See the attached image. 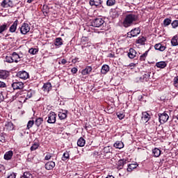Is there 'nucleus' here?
I'll return each mask as SVG.
<instances>
[{
  "instance_id": "obj_10",
  "label": "nucleus",
  "mask_w": 178,
  "mask_h": 178,
  "mask_svg": "<svg viewBox=\"0 0 178 178\" xmlns=\"http://www.w3.org/2000/svg\"><path fill=\"white\" fill-rule=\"evenodd\" d=\"M1 6H2V8H12V6H13V1L10 0H3L1 3Z\"/></svg>"
},
{
  "instance_id": "obj_3",
  "label": "nucleus",
  "mask_w": 178,
  "mask_h": 178,
  "mask_svg": "<svg viewBox=\"0 0 178 178\" xmlns=\"http://www.w3.org/2000/svg\"><path fill=\"white\" fill-rule=\"evenodd\" d=\"M47 123H49L50 124H54L56 122V114L54 111H51L48 115L47 118Z\"/></svg>"
},
{
  "instance_id": "obj_46",
  "label": "nucleus",
  "mask_w": 178,
  "mask_h": 178,
  "mask_svg": "<svg viewBox=\"0 0 178 178\" xmlns=\"http://www.w3.org/2000/svg\"><path fill=\"white\" fill-rule=\"evenodd\" d=\"M117 116L120 119V120H122V119H124V113H117Z\"/></svg>"
},
{
  "instance_id": "obj_60",
  "label": "nucleus",
  "mask_w": 178,
  "mask_h": 178,
  "mask_svg": "<svg viewBox=\"0 0 178 178\" xmlns=\"http://www.w3.org/2000/svg\"><path fill=\"white\" fill-rule=\"evenodd\" d=\"M9 124H13L12 123H10Z\"/></svg>"
},
{
  "instance_id": "obj_24",
  "label": "nucleus",
  "mask_w": 178,
  "mask_h": 178,
  "mask_svg": "<svg viewBox=\"0 0 178 178\" xmlns=\"http://www.w3.org/2000/svg\"><path fill=\"white\" fill-rule=\"evenodd\" d=\"M109 72V65H104L102 67L101 73L102 74H106Z\"/></svg>"
},
{
  "instance_id": "obj_2",
  "label": "nucleus",
  "mask_w": 178,
  "mask_h": 178,
  "mask_svg": "<svg viewBox=\"0 0 178 178\" xmlns=\"http://www.w3.org/2000/svg\"><path fill=\"white\" fill-rule=\"evenodd\" d=\"M105 23V21L101 17L96 18L93 19L91 22L90 24L92 27H101L102 24Z\"/></svg>"
},
{
  "instance_id": "obj_50",
  "label": "nucleus",
  "mask_w": 178,
  "mask_h": 178,
  "mask_svg": "<svg viewBox=\"0 0 178 178\" xmlns=\"http://www.w3.org/2000/svg\"><path fill=\"white\" fill-rule=\"evenodd\" d=\"M51 158H52V156L50 154H48L45 156L44 159L46 161H49Z\"/></svg>"
},
{
  "instance_id": "obj_9",
  "label": "nucleus",
  "mask_w": 178,
  "mask_h": 178,
  "mask_svg": "<svg viewBox=\"0 0 178 178\" xmlns=\"http://www.w3.org/2000/svg\"><path fill=\"white\" fill-rule=\"evenodd\" d=\"M89 4L90 6H96L97 8H101L102 5V0H90Z\"/></svg>"
},
{
  "instance_id": "obj_47",
  "label": "nucleus",
  "mask_w": 178,
  "mask_h": 178,
  "mask_svg": "<svg viewBox=\"0 0 178 178\" xmlns=\"http://www.w3.org/2000/svg\"><path fill=\"white\" fill-rule=\"evenodd\" d=\"M33 124H34V121L33 120L29 121L28 124H27L28 129H31V127H33Z\"/></svg>"
},
{
  "instance_id": "obj_49",
  "label": "nucleus",
  "mask_w": 178,
  "mask_h": 178,
  "mask_svg": "<svg viewBox=\"0 0 178 178\" xmlns=\"http://www.w3.org/2000/svg\"><path fill=\"white\" fill-rule=\"evenodd\" d=\"M6 87V83L5 82L0 81V88H5Z\"/></svg>"
},
{
  "instance_id": "obj_34",
  "label": "nucleus",
  "mask_w": 178,
  "mask_h": 178,
  "mask_svg": "<svg viewBox=\"0 0 178 178\" xmlns=\"http://www.w3.org/2000/svg\"><path fill=\"white\" fill-rule=\"evenodd\" d=\"M42 122H44V119H42V118H38L35 120V125L38 127H40V126H41V124H42Z\"/></svg>"
},
{
  "instance_id": "obj_8",
  "label": "nucleus",
  "mask_w": 178,
  "mask_h": 178,
  "mask_svg": "<svg viewBox=\"0 0 178 178\" xmlns=\"http://www.w3.org/2000/svg\"><path fill=\"white\" fill-rule=\"evenodd\" d=\"M11 86L13 90H22L24 87V83L22 82L15 81L13 82Z\"/></svg>"
},
{
  "instance_id": "obj_17",
  "label": "nucleus",
  "mask_w": 178,
  "mask_h": 178,
  "mask_svg": "<svg viewBox=\"0 0 178 178\" xmlns=\"http://www.w3.org/2000/svg\"><path fill=\"white\" fill-rule=\"evenodd\" d=\"M91 72H92V67L88 66L84 70H82L81 74L83 76H86V74H90V73H91Z\"/></svg>"
},
{
  "instance_id": "obj_41",
  "label": "nucleus",
  "mask_w": 178,
  "mask_h": 178,
  "mask_svg": "<svg viewBox=\"0 0 178 178\" xmlns=\"http://www.w3.org/2000/svg\"><path fill=\"white\" fill-rule=\"evenodd\" d=\"M112 151V147L111 146H107L104 148V152L105 154H109Z\"/></svg>"
},
{
  "instance_id": "obj_37",
  "label": "nucleus",
  "mask_w": 178,
  "mask_h": 178,
  "mask_svg": "<svg viewBox=\"0 0 178 178\" xmlns=\"http://www.w3.org/2000/svg\"><path fill=\"white\" fill-rule=\"evenodd\" d=\"M116 3V0H107L106 5L107 6H113Z\"/></svg>"
},
{
  "instance_id": "obj_23",
  "label": "nucleus",
  "mask_w": 178,
  "mask_h": 178,
  "mask_svg": "<svg viewBox=\"0 0 178 178\" xmlns=\"http://www.w3.org/2000/svg\"><path fill=\"white\" fill-rule=\"evenodd\" d=\"M54 45H56V47H58L59 48V47H60L61 45H63V40H62L61 38H56Z\"/></svg>"
},
{
  "instance_id": "obj_45",
  "label": "nucleus",
  "mask_w": 178,
  "mask_h": 178,
  "mask_svg": "<svg viewBox=\"0 0 178 178\" xmlns=\"http://www.w3.org/2000/svg\"><path fill=\"white\" fill-rule=\"evenodd\" d=\"M171 26H172V29H176L177 27H178V20H174L171 23Z\"/></svg>"
},
{
  "instance_id": "obj_1",
  "label": "nucleus",
  "mask_w": 178,
  "mask_h": 178,
  "mask_svg": "<svg viewBox=\"0 0 178 178\" xmlns=\"http://www.w3.org/2000/svg\"><path fill=\"white\" fill-rule=\"evenodd\" d=\"M138 20V16L135 14H128L126 15L124 21L123 26L124 27H130L131 24H134L135 22Z\"/></svg>"
},
{
  "instance_id": "obj_39",
  "label": "nucleus",
  "mask_w": 178,
  "mask_h": 178,
  "mask_svg": "<svg viewBox=\"0 0 178 178\" xmlns=\"http://www.w3.org/2000/svg\"><path fill=\"white\" fill-rule=\"evenodd\" d=\"M6 62H7L8 63H13L14 61L12 56H6Z\"/></svg>"
},
{
  "instance_id": "obj_35",
  "label": "nucleus",
  "mask_w": 178,
  "mask_h": 178,
  "mask_svg": "<svg viewBox=\"0 0 178 178\" xmlns=\"http://www.w3.org/2000/svg\"><path fill=\"white\" fill-rule=\"evenodd\" d=\"M40 147V144L38 143H35L31 147V151H35V149H38Z\"/></svg>"
},
{
  "instance_id": "obj_32",
  "label": "nucleus",
  "mask_w": 178,
  "mask_h": 178,
  "mask_svg": "<svg viewBox=\"0 0 178 178\" xmlns=\"http://www.w3.org/2000/svg\"><path fill=\"white\" fill-rule=\"evenodd\" d=\"M78 147H84L86 145V140L83 138H80L77 141Z\"/></svg>"
},
{
  "instance_id": "obj_11",
  "label": "nucleus",
  "mask_w": 178,
  "mask_h": 178,
  "mask_svg": "<svg viewBox=\"0 0 178 178\" xmlns=\"http://www.w3.org/2000/svg\"><path fill=\"white\" fill-rule=\"evenodd\" d=\"M42 90H43L44 92L48 93L49 91H51V90H52V85L51 83L47 82L43 85Z\"/></svg>"
},
{
  "instance_id": "obj_48",
  "label": "nucleus",
  "mask_w": 178,
  "mask_h": 178,
  "mask_svg": "<svg viewBox=\"0 0 178 178\" xmlns=\"http://www.w3.org/2000/svg\"><path fill=\"white\" fill-rule=\"evenodd\" d=\"M174 86L178 88V76L174 78Z\"/></svg>"
},
{
  "instance_id": "obj_58",
  "label": "nucleus",
  "mask_w": 178,
  "mask_h": 178,
  "mask_svg": "<svg viewBox=\"0 0 178 178\" xmlns=\"http://www.w3.org/2000/svg\"><path fill=\"white\" fill-rule=\"evenodd\" d=\"M33 1H34V0H27V2H28V3H31V2H33Z\"/></svg>"
},
{
  "instance_id": "obj_13",
  "label": "nucleus",
  "mask_w": 178,
  "mask_h": 178,
  "mask_svg": "<svg viewBox=\"0 0 178 178\" xmlns=\"http://www.w3.org/2000/svg\"><path fill=\"white\" fill-rule=\"evenodd\" d=\"M19 23V20L16 19L13 24L10 26L9 31L10 33H15L17 29V24Z\"/></svg>"
},
{
  "instance_id": "obj_44",
  "label": "nucleus",
  "mask_w": 178,
  "mask_h": 178,
  "mask_svg": "<svg viewBox=\"0 0 178 178\" xmlns=\"http://www.w3.org/2000/svg\"><path fill=\"white\" fill-rule=\"evenodd\" d=\"M148 55V51H146L143 54H142L140 57V60H145V58H147Z\"/></svg>"
},
{
  "instance_id": "obj_42",
  "label": "nucleus",
  "mask_w": 178,
  "mask_h": 178,
  "mask_svg": "<svg viewBox=\"0 0 178 178\" xmlns=\"http://www.w3.org/2000/svg\"><path fill=\"white\" fill-rule=\"evenodd\" d=\"M5 98H6V93L4 92H0V102H2Z\"/></svg>"
},
{
  "instance_id": "obj_56",
  "label": "nucleus",
  "mask_w": 178,
  "mask_h": 178,
  "mask_svg": "<svg viewBox=\"0 0 178 178\" xmlns=\"http://www.w3.org/2000/svg\"><path fill=\"white\" fill-rule=\"evenodd\" d=\"M108 57L109 58H115V54L111 53V54H108Z\"/></svg>"
},
{
  "instance_id": "obj_26",
  "label": "nucleus",
  "mask_w": 178,
  "mask_h": 178,
  "mask_svg": "<svg viewBox=\"0 0 178 178\" xmlns=\"http://www.w3.org/2000/svg\"><path fill=\"white\" fill-rule=\"evenodd\" d=\"M152 154H154V156L155 158H158L159 156H161V149H159V148L155 147L152 150Z\"/></svg>"
},
{
  "instance_id": "obj_16",
  "label": "nucleus",
  "mask_w": 178,
  "mask_h": 178,
  "mask_svg": "<svg viewBox=\"0 0 178 178\" xmlns=\"http://www.w3.org/2000/svg\"><path fill=\"white\" fill-rule=\"evenodd\" d=\"M13 58V61L15 62V63H17V62H20V56L17 54L16 52H13L11 55Z\"/></svg>"
},
{
  "instance_id": "obj_54",
  "label": "nucleus",
  "mask_w": 178,
  "mask_h": 178,
  "mask_svg": "<svg viewBox=\"0 0 178 178\" xmlns=\"http://www.w3.org/2000/svg\"><path fill=\"white\" fill-rule=\"evenodd\" d=\"M61 63L62 65H66V63H67V61L66 60V59L63 58L61 60Z\"/></svg>"
},
{
  "instance_id": "obj_21",
  "label": "nucleus",
  "mask_w": 178,
  "mask_h": 178,
  "mask_svg": "<svg viewBox=\"0 0 178 178\" xmlns=\"http://www.w3.org/2000/svg\"><path fill=\"white\" fill-rule=\"evenodd\" d=\"M150 118H151V115H149L148 113L147 112L143 113V117H142L143 122H145V123H147V122H148Z\"/></svg>"
},
{
  "instance_id": "obj_31",
  "label": "nucleus",
  "mask_w": 178,
  "mask_h": 178,
  "mask_svg": "<svg viewBox=\"0 0 178 178\" xmlns=\"http://www.w3.org/2000/svg\"><path fill=\"white\" fill-rule=\"evenodd\" d=\"M138 166L137 163L129 164L127 168V172H133V170L136 169Z\"/></svg>"
},
{
  "instance_id": "obj_28",
  "label": "nucleus",
  "mask_w": 178,
  "mask_h": 178,
  "mask_svg": "<svg viewBox=\"0 0 178 178\" xmlns=\"http://www.w3.org/2000/svg\"><path fill=\"white\" fill-rule=\"evenodd\" d=\"M9 26H8V24L4 23L2 25H0V34H2V33H3V31H6V30H8Z\"/></svg>"
},
{
  "instance_id": "obj_40",
  "label": "nucleus",
  "mask_w": 178,
  "mask_h": 178,
  "mask_svg": "<svg viewBox=\"0 0 178 178\" xmlns=\"http://www.w3.org/2000/svg\"><path fill=\"white\" fill-rule=\"evenodd\" d=\"M69 158H70L69 152H66L63 154V155L62 156V161H67V159H69Z\"/></svg>"
},
{
  "instance_id": "obj_4",
  "label": "nucleus",
  "mask_w": 178,
  "mask_h": 178,
  "mask_svg": "<svg viewBox=\"0 0 178 178\" xmlns=\"http://www.w3.org/2000/svg\"><path fill=\"white\" fill-rule=\"evenodd\" d=\"M159 120L161 124H163V123H166V122H168V120H169V115H168V113H166V112L159 114Z\"/></svg>"
},
{
  "instance_id": "obj_25",
  "label": "nucleus",
  "mask_w": 178,
  "mask_h": 178,
  "mask_svg": "<svg viewBox=\"0 0 178 178\" xmlns=\"http://www.w3.org/2000/svg\"><path fill=\"white\" fill-rule=\"evenodd\" d=\"M115 148H118V149H122L124 147V144L122 141H117L114 143Z\"/></svg>"
},
{
  "instance_id": "obj_12",
  "label": "nucleus",
  "mask_w": 178,
  "mask_h": 178,
  "mask_svg": "<svg viewBox=\"0 0 178 178\" xmlns=\"http://www.w3.org/2000/svg\"><path fill=\"white\" fill-rule=\"evenodd\" d=\"M10 74L9 73V71H6L4 70H0V79H2L3 80L8 79Z\"/></svg>"
},
{
  "instance_id": "obj_15",
  "label": "nucleus",
  "mask_w": 178,
  "mask_h": 178,
  "mask_svg": "<svg viewBox=\"0 0 178 178\" xmlns=\"http://www.w3.org/2000/svg\"><path fill=\"white\" fill-rule=\"evenodd\" d=\"M54 166H55V162L48 161L45 164V169H47V170H52V169H54Z\"/></svg>"
},
{
  "instance_id": "obj_18",
  "label": "nucleus",
  "mask_w": 178,
  "mask_h": 178,
  "mask_svg": "<svg viewBox=\"0 0 178 178\" xmlns=\"http://www.w3.org/2000/svg\"><path fill=\"white\" fill-rule=\"evenodd\" d=\"M127 163V160L120 159L118 162V169H123V166Z\"/></svg>"
},
{
  "instance_id": "obj_55",
  "label": "nucleus",
  "mask_w": 178,
  "mask_h": 178,
  "mask_svg": "<svg viewBox=\"0 0 178 178\" xmlns=\"http://www.w3.org/2000/svg\"><path fill=\"white\" fill-rule=\"evenodd\" d=\"M0 141H1V143H5V137L4 136H1L0 137Z\"/></svg>"
},
{
  "instance_id": "obj_38",
  "label": "nucleus",
  "mask_w": 178,
  "mask_h": 178,
  "mask_svg": "<svg viewBox=\"0 0 178 178\" xmlns=\"http://www.w3.org/2000/svg\"><path fill=\"white\" fill-rule=\"evenodd\" d=\"M171 23H172V19H170L169 18H166L163 21V24H164L165 27H167V26H169V24H170Z\"/></svg>"
},
{
  "instance_id": "obj_7",
  "label": "nucleus",
  "mask_w": 178,
  "mask_h": 178,
  "mask_svg": "<svg viewBox=\"0 0 178 178\" xmlns=\"http://www.w3.org/2000/svg\"><path fill=\"white\" fill-rule=\"evenodd\" d=\"M17 76L22 80H27V79L29 77V75L26 71H19L17 73Z\"/></svg>"
},
{
  "instance_id": "obj_20",
  "label": "nucleus",
  "mask_w": 178,
  "mask_h": 178,
  "mask_svg": "<svg viewBox=\"0 0 178 178\" xmlns=\"http://www.w3.org/2000/svg\"><path fill=\"white\" fill-rule=\"evenodd\" d=\"M139 80L142 83H144V81H148V80H149V72L143 74L142 76L139 78Z\"/></svg>"
},
{
  "instance_id": "obj_27",
  "label": "nucleus",
  "mask_w": 178,
  "mask_h": 178,
  "mask_svg": "<svg viewBox=\"0 0 178 178\" xmlns=\"http://www.w3.org/2000/svg\"><path fill=\"white\" fill-rule=\"evenodd\" d=\"M67 111H65L64 113L63 112H59L58 113V118L60 120H63L64 119H66L67 118Z\"/></svg>"
},
{
  "instance_id": "obj_51",
  "label": "nucleus",
  "mask_w": 178,
  "mask_h": 178,
  "mask_svg": "<svg viewBox=\"0 0 178 178\" xmlns=\"http://www.w3.org/2000/svg\"><path fill=\"white\" fill-rule=\"evenodd\" d=\"M26 97H27V98H31V97H33V92L29 91V92H27Z\"/></svg>"
},
{
  "instance_id": "obj_5",
  "label": "nucleus",
  "mask_w": 178,
  "mask_h": 178,
  "mask_svg": "<svg viewBox=\"0 0 178 178\" xmlns=\"http://www.w3.org/2000/svg\"><path fill=\"white\" fill-rule=\"evenodd\" d=\"M141 33V30L140 28H135L132 29L130 32L127 33V37L131 38V37H137L138 34Z\"/></svg>"
},
{
  "instance_id": "obj_59",
  "label": "nucleus",
  "mask_w": 178,
  "mask_h": 178,
  "mask_svg": "<svg viewBox=\"0 0 178 178\" xmlns=\"http://www.w3.org/2000/svg\"><path fill=\"white\" fill-rule=\"evenodd\" d=\"M86 40H88V38H85Z\"/></svg>"
},
{
  "instance_id": "obj_36",
  "label": "nucleus",
  "mask_w": 178,
  "mask_h": 178,
  "mask_svg": "<svg viewBox=\"0 0 178 178\" xmlns=\"http://www.w3.org/2000/svg\"><path fill=\"white\" fill-rule=\"evenodd\" d=\"M21 178H33V175L30 174V172H24L23 175L21 177Z\"/></svg>"
},
{
  "instance_id": "obj_6",
  "label": "nucleus",
  "mask_w": 178,
  "mask_h": 178,
  "mask_svg": "<svg viewBox=\"0 0 178 178\" xmlns=\"http://www.w3.org/2000/svg\"><path fill=\"white\" fill-rule=\"evenodd\" d=\"M20 29V33L21 34L26 35L27 33L30 31V25L27 23H24L22 24V26L19 28Z\"/></svg>"
},
{
  "instance_id": "obj_53",
  "label": "nucleus",
  "mask_w": 178,
  "mask_h": 178,
  "mask_svg": "<svg viewBox=\"0 0 178 178\" xmlns=\"http://www.w3.org/2000/svg\"><path fill=\"white\" fill-rule=\"evenodd\" d=\"M7 178H16V174L13 172Z\"/></svg>"
},
{
  "instance_id": "obj_33",
  "label": "nucleus",
  "mask_w": 178,
  "mask_h": 178,
  "mask_svg": "<svg viewBox=\"0 0 178 178\" xmlns=\"http://www.w3.org/2000/svg\"><path fill=\"white\" fill-rule=\"evenodd\" d=\"M171 44L172 47H177L178 45V40H177V35H175L171 40Z\"/></svg>"
},
{
  "instance_id": "obj_14",
  "label": "nucleus",
  "mask_w": 178,
  "mask_h": 178,
  "mask_svg": "<svg viewBox=\"0 0 178 178\" xmlns=\"http://www.w3.org/2000/svg\"><path fill=\"white\" fill-rule=\"evenodd\" d=\"M137 55V51L133 48H130L128 52V56L130 59H134V57Z\"/></svg>"
},
{
  "instance_id": "obj_52",
  "label": "nucleus",
  "mask_w": 178,
  "mask_h": 178,
  "mask_svg": "<svg viewBox=\"0 0 178 178\" xmlns=\"http://www.w3.org/2000/svg\"><path fill=\"white\" fill-rule=\"evenodd\" d=\"M77 68L76 67H73L72 70H71V72L72 73H73V74H76V73H77Z\"/></svg>"
},
{
  "instance_id": "obj_30",
  "label": "nucleus",
  "mask_w": 178,
  "mask_h": 178,
  "mask_svg": "<svg viewBox=\"0 0 178 178\" xmlns=\"http://www.w3.org/2000/svg\"><path fill=\"white\" fill-rule=\"evenodd\" d=\"M156 67H159L160 69H165V67L166 66V62L165 61H160L156 63Z\"/></svg>"
},
{
  "instance_id": "obj_57",
  "label": "nucleus",
  "mask_w": 178,
  "mask_h": 178,
  "mask_svg": "<svg viewBox=\"0 0 178 178\" xmlns=\"http://www.w3.org/2000/svg\"><path fill=\"white\" fill-rule=\"evenodd\" d=\"M129 66H130L131 67H134L136 66V64H135L134 63H130V64H129Z\"/></svg>"
},
{
  "instance_id": "obj_29",
  "label": "nucleus",
  "mask_w": 178,
  "mask_h": 178,
  "mask_svg": "<svg viewBox=\"0 0 178 178\" xmlns=\"http://www.w3.org/2000/svg\"><path fill=\"white\" fill-rule=\"evenodd\" d=\"M145 41H147V39L144 37L138 38V39L136 40V44H140V45H145Z\"/></svg>"
},
{
  "instance_id": "obj_19",
  "label": "nucleus",
  "mask_w": 178,
  "mask_h": 178,
  "mask_svg": "<svg viewBox=\"0 0 178 178\" xmlns=\"http://www.w3.org/2000/svg\"><path fill=\"white\" fill-rule=\"evenodd\" d=\"M13 156V152L8 151L5 153L4 159H6V161H10V159H12Z\"/></svg>"
},
{
  "instance_id": "obj_43",
  "label": "nucleus",
  "mask_w": 178,
  "mask_h": 178,
  "mask_svg": "<svg viewBox=\"0 0 178 178\" xmlns=\"http://www.w3.org/2000/svg\"><path fill=\"white\" fill-rule=\"evenodd\" d=\"M29 54H31V55H35V54H37V52H38V49H30L29 50Z\"/></svg>"
},
{
  "instance_id": "obj_22",
  "label": "nucleus",
  "mask_w": 178,
  "mask_h": 178,
  "mask_svg": "<svg viewBox=\"0 0 178 178\" xmlns=\"http://www.w3.org/2000/svg\"><path fill=\"white\" fill-rule=\"evenodd\" d=\"M154 48L157 51H161V52H163V51H165V49H166V47L162 45V44H161V43L155 44Z\"/></svg>"
}]
</instances>
